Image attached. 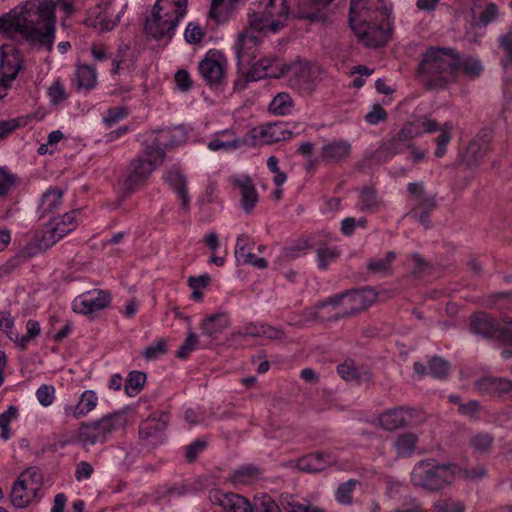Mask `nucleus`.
I'll list each match as a JSON object with an SVG mask.
<instances>
[{"mask_svg":"<svg viewBox=\"0 0 512 512\" xmlns=\"http://www.w3.org/2000/svg\"><path fill=\"white\" fill-rule=\"evenodd\" d=\"M52 0H27L0 16V32L10 39L39 43L52 50L56 30Z\"/></svg>","mask_w":512,"mask_h":512,"instance_id":"nucleus-1","label":"nucleus"},{"mask_svg":"<svg viewBox=\"0 0 512 512\" xmlns=\"http://www.w3.org/2000/svg\"><path fill=\"white\" fill-rule=\"evenodd\" d=\"M289 7L286 0H261L250 8L248 29L239 33L234 45L238 65L250 62L255 57L259 38L249 30L259 33H276L285 26Z\"/></svg>","mask_w":512,"mask_h":512,"instance_id":"nucleus-2","label":"nucleus"},{"mask_svg":"<svg viewBox=\"0 0 512 512\" xmlns=\"http://www.w3.org/2000/svg\"><path fill=\"white\" fill-rule=\"evenodd\" d=\"M349 24L368 47H380L389 40V14L381 0H351Z\"/></svg>","mask_w":512,"mask_h":512,"instance_id":"nucleus-3","label":"nucleus"},{"mask_svg":"<svg viewBox=\"0 0 512 512\" xmlns=\"http://www.w3.org/2000/svg\"><path fill=\"white\" fill-rule=\"evenodd\" d=\"M173 144L170 130L157 131L150 143L145 145L142 153L129 163L124 181L126 193L135 192L147 182L151 174L164 162L166 148Z\"/></svg>","mask_w":512,"mask_h":512,"instance_id":"nucleus-4","label":"nucleus"},{"mask_svg":"<svg viewBox=\"0 0 512 512\" xmlns=\"http://www.w3.org/2000/svg\"><path fill=\"white\" fill-rule=\"evenodd\" d=\"M458 52L454 48L429 47L422 53L416 74L427 89H443L456 81Z\"/></svg>","mask_w":512,"mask_h":512,"instance_id":"nucleus-5","label":"nucleus"},{"mask_svg":"<svg viewBox=\"0 0 512 512\" xmlns=\"http://www.w3.org/2000/svg\"><path fill=\"white\" fill-rule=\"evenodd\" d=\"M186 12L185 7L157 0L144 23L145 34L157 41H170Z\"/></svg>","mask_w":512,"mask_h":512,"instance_id":"nucleus-6","label":"nucleus"},{"mask_svg":"<svg viewBox=\"0 0 512 512\" xmlns=\"http://www.w3.org/2000/svg\"><path fill=\"white\" fill-rule=\"evenodd\" d=\"M457 464H441L434 458L419 461L411 473L413 485L435 492L452 484L457 471Z\"/></svg>","mask_w":512,"mask_h":512,"instance_id":"nucleus-7","label":"nucleus"},{"mask_svg":"<svg viewBox=\"0 0 512 512\" xmlns=\"http://www.w3.org/2000/svg\"><path fill=\"white\" fill-rule=\"evenodd\" d=\"M126 417L123 412H114L99 420L82 423L77 430V441L85 448L103 444L115 431L124 428Z\"/></svg>","mask_w":512,"mask_h":512,"instance_id":"nucleus-8","label":"nucleus"},{"mask_svg":"<svg viewBox=\"0 0 512 512\" xmlns=\"http://www.w3.org/2000/svg\"><path fill=\"white\" fill-rule=\"evenodd\" d=\"M322 69L317 64L296 61L284 64L283 76H288L291 88L302 94L312 93L321 81Z\"/></svg>","mask_w":512,"mask_h":512,"instance_id":"nucleus-9","label":"nucleus"},{"mask_svg":"<svg viewBox=\"0 0 512 512\" xmlns=\"http://www.w3.org/2000/svg\"><path fill=\"white\" fill-rule=\"evenodd\" d=\"M425 421L421 409L399 406L383 412L379 417L381 427L386 431H395L406 427H415Z\"/></svg>","mask_w":512,"mask_h":512,"instance_id":"nucleus-10","label":"nucleus"},{"mask_svg":"<svg viewBox=\"0 0 512 512\" xmlns=\"http://www.w3.org/2000/svg\"><path fill=\"white\" fill-rule=\"evenodd\" d=\"M416 137L417 131L407 122L394 136L380 145L375 151L374 157L379 162H385L395 155L403 153L406 149H410L413 146L412 140Z\"/></svg>","mask_w":512,"mask_h":512,"instance_id":"nucleus-11","label":"nucleus"},{"mask_svg":"<svg viewBox=\"0 0 512 512\" xmlns=\"http://www.w3.org/2000/svg\"><path fill=\"white\" fill-rule=\"evenodd\" d=\"M284 63H280L273 58H262L252 64L245 74L244 79L240 78L234 82L236 90H243L247 82L258 81L263 78H280L283 76Z\"/></svg>","mask_w":512,"mask_h":512,"instance_id":"nucleus-12","label":"nucleus"},{"mask_svg":"<svg viewBox=\"0 0 512 512\" xmlns=\"http://www.w3.org/2000/svg\"><path fill=\"white\" fill-rule=\"evenodd\" d=\"M507 328L486 312H477L470 317L471 332L487 339H496L503 343Z\"/></svg>","mask_w":512,"mask_h":512,"instance_id":"nucleus-13","label":"nucleus"},{"mask_svg":"<svg viewBox=\"0 0 512 512\" xmlns=\"http://www.w3.org/2000/svg\"><path fill=\"white\" fill-rule=\"evenodd\" d=\"M111 302V295L106 290L96 289L79 295L73 301V310L81 314H92L107 308Z\"/></svg>","mask_w":512,"mask_h":512,"instance_id":"nucleus-14","label":"nucleus"},{"mask_svg":"<svg viewBox=\"0 0 512 512\" xmlns=\"http://www.w3.org/2000/svg\"><path fill=\"white\" fill-rule=\"evenodd\" d=\"M226 59L219 52L210 51L199 64V71L208 85H218L225 77Z\"/></svg>","mask_w":512,"mask_h":512,"instance_id":"nucleus-15","label":"nucleus"},{"mask_svg":"<svg viewBox=\"0 0 512 512\" xmlns=\"http://www.w3.org/2000/svg\"><path fill=\"white\" fill-rule=\"evenodd\" d=\"M23 65L19 51L12 45H2L0 59V75L12 82L16 79Z\"/></svg>","mask_w":512,"mask_h":512,"instance_id":"nucleus-16","label":"nucleus"},{"mask_svg":"<svg viewBox=\"0 0 512 512\" xmlns=\"http://www.w3.org/2000/svg\"><path fill=\"white\" fill-rule=\"evenodd\" d=\"M345 293L347 308L353 316L371 306L378 297L377 292L370 287L346 290Z\"/></svg>","mask_w":512,"mask_h":512,"instance_id":"nucleus-17","label":"nucleus"},{"mask_svg":"<svg viewBox=\"0 0 512 512\" xmlns=\"http://www.w3.org/2000/svg\"><path fill=\"white\" fill-rule=\"evenodd\" d=\"M211 501L221 506L225 512H253L249 500L236 493L215 491L211 494Z\"/></svg>","mask_w":512,"mask_h":512,"instance_id":"nucleus-18","label":"nucleus"},{"mask_svg":"<svg viewBox=\"0 0 512 512\" xmlns=\"http://www.w3.org/2000/svg\"><path fill=\"white\" fill-rule=\"evenodd\" d=\"M475 389L481 395L502 397L512 390V381L503 377L486 376L475 382Z\"/></svg>","mask_w":512,"mask_h":512,"instance_id":"nucleus-19","label":"nucleus"},{"mask_svg":"<svg viewBox=\"0 0 512 512\" xmlns=\"http://www.w3.org/2000/svg\"><path fill=\"white\" fill-rule=\"evenodd\" d=\"M327 7L324 0H298L297 16L309 21L324 22L328 18Z\"/></svg>","mask_w":512,"mask_h":512,"instance_id":"nucleus-20","label":"nucleus"},{"mask_svg":"<svg viewBox=\"0 0 512 512\" xmlns=\"http://www.w3.org/2000/svg\"><path fill=\"white\" fill-rule=\"evenodd\" d=\"M234 186L239 188L241 194V205L246 213H251L256 206L259 196L252 179L249 176L234 177Z\"/></svg>","mask_w":512,"mask_h":512,"instance_id":"nucleus-21","label":"nucleus"},{"mask_svg":"<svg viewBox=\"0 0 512 512\" xmlns=\"http://www.w3.org/2000/svg\"><path fill=\"white\" fill-rule=\"evenodd\" d=\"M334 463L335 459L330 454L315 452L299 458L296 466L302 472L317 473Z\"/></svg>","mask_w":512,"mask_h":512,"instance_id":"nucleus-22","label":"nucleus"},{"mask_svg":"<svg viewBox=\"0 0 512 512\" xmlns=\"http://www.w3.org/2000/svg\"><path fill=\"white\" fill-rule=\"evenodd\" d=\"M230 326V317L227 313L221 312L208 316L201 325L202 335L216 340Z\"/></svg>","mask_w":512,"mask_h":512,"instance_id":"nucleus-23","label":"nucleus"},{"mask_svg":"<svg viewBox=\"0 0 512 512\" xmlns=\"http://www.w3.org/2000/svg\"><path fill=\"white\" fill-rule=\"evenodd\" d=\"M98 404V396L92 390L84 391L75 406L66 405L64 412L66 416L72 415L75 419L88 415L96 408Z\"/></svg>","mask_w":512,"mask_h":512,"instance_id":"nucleus-24","label":"nucleus"},{"mask_svg":"<svg viewBox=\"0 0 512 512\" xmlns=\"http://www.w3.org/2000/svg\"><path fill=\"white\" fill-rule=\"evenodd\" d=\"M351 144L346 140H336L322 146L321 157L328 163H339L349 157Z\"/></svg>","mask_w":512,"mask_h":512,"instance_id":"nucleus-25","label":"nucleus"},{"mask_svg":"<svg viewBox=\"0 0 512 512\" xmlns=\"http://www.w3.org/2000/svg\"><path fill=\"white\" fill-rule=\"evenodd\" d=\"M245 143L246 140L244 138L236 137L232 130L226 129L217 132L215 138L208 142L207 147L211 151H228L237 149Z\"/></svg>","mask_w":512,"mask_h":512,"instance_id":"nucleus-26","label":"nucleus"},{"mask_svg":"<svg viewBox=\"0 0 512 512\" xmlns=\"http://www.w3.org/2000/svg\"><path fill=\"white\" fill-rule=\"evenodd\" d=\"M164 179L177 193L181 200L182 208L185 210L188 209L190 199L188 196L187 180L185 176L178 169L173 168L165 174Z\"/></svg>","mask_w":512,"mask_h":512,"instance_id":"nucleus-27","label":"nucleus"},{"mask_svg":"<svg viewBox=\"0 0 512 512\" xmlns=\"http://www.w3.org/2000/svg\"><path fill=\"white\" fill-rule=\"evenodd\" d=\"M24 478V476H18L17 480L13 483L10 493L12 505L19 509L27 507L33 499L38 497L32 491H29Z\"/></svg>","mask_w":512,"mask_h":512,"instance_id":"nucleus-28","label":"nucleus"},{"mask_svg":"<svg viewBox=\"0 0 512 512\" xmlns=\"http://www.w3.org/2000/svg\"><path fill=\"white\" fill-rule=\"evenodd\" d=\"M168 415L161 413L144 420L139 426V435L142 439L155 437L166 429Z\"/></svg>","mask_w":512,"mask_h":512,"instance_id":"nucleus-29","label":"nucleus"},{"mask_svg":"<svg viewBox=\"0 0 512 512\" xmlns=\"http://www.w3.org/2000/svg\"><path fill=\"white\" fill-rule=\"evenodd\" d=\"M396 259V253L389 251L384 257L371 258L368 260L367 272L381 277L391 276L393 273L392 263Z\"/></svg>","mask_w":512,"mask_h":512,"instance_id":"nucleus-30","label":"nucleus"},{"mask_svg":"<svg viewBox=\"0 0 512 512\" xmlns=\"http://www.w3.org/2000/svg\"><path fill=\"white\" fill-rule=\"evenodd\" d=\"M97 74L95 69L89 65H79L76 68L75 75L72 79V86L76 90H90L95 87Z\"/></svg>","mask_w":512,"mask_h":512,"instance_id":"nucleus-31","label":"nucleus"},{"mask_svg":"<svg viewBox=\"0 0 512 512\" xmlns=\"http://www.w3.org/2000/svg\"><path fill=\"white\" fill-rule=\"evenodd\" d=\"M98 12H94L95 19L93 26L98 28L100 31H110L119 22V16L113 13V9L110 3H105L103 6L97 7Z\"/></svg>","mask_w":512,"mask_h":512,"instance_id":"nucleus-32","label":"nucleus"},{"mask_svg":"<svg viewBox=\"0 0 512 512\" xmlns=\"http://www.w3.org/2000/svg\"><path fill=\"white\" fill-rule=\"evenodd\" d=\"M62 197L63 191L57 187H50L44 192L38 206V211L41 216H45L57 210L62 203Z\"/></svg>","mask_w":512,"mask_h":512,"instance_id":"nucleus-33","label":"nucleus"},{"mask_svg":"<svg viewBox=\"0 0 512 512\" xmlns=\"http://www.w3.org/2000/svg\"><path fill=\"white\" fill-rule=\"evenodd\" d=\"M254 246V241L246 234H241L238 236L235 245V258L237 265H251L254 262L256 256L252 252V250L244 253V247Z\"/></svg>","mask_w":512,"mask_h":512,"instance_id":"nucleus-34","label":"nucleus"},{"mask_svg":"<svg viewBox=\"0 0 512 512\" xmlns=\"http://www.w3.org/2000/svg\"><path fill=\"white\" fill-rule=\"evenodd\" d=\"M60 236L56 234L54 228L49 226L46 230L41 232H37L33 237V245L30 243L29 245L32 247L30 251H44L53 246L58 240H60Z\"/></svg>","mask_w":512,"mask_h":512,"instance_id":"nucleus-35","label":"nucleus"},{"mask_svg":"<svg viewBox=\"0 0 512 512\" xmlns=\"http://www.w3.org/2000/svg\"><path fill=\"white\" fill-rule=\"evenodd\" d=\"M261 469L254 465H244L237 470H235L230 480L234 485H246L249 484L261 476Z\"/></svg>","mask_w":512,"mask_h":512,"instance_id":"nucleus-36","label":"nucleus"},{"mask_svg":"<svg viewBox=\"0 0 512 512\" xmlns=\"http://www.w3.org/2000/svg\"><path fill=\"white\" fill-rule=\"evenodd\" d=\"M294 108V101L287 92H280L274 96L269 104V111L278 116L288 115Z\"/></svg>","mask_w":512,"mask_h":512,"instance_id":"nucleus-37","label":"nucleus"},{"mask_svg":"<svg viewBox=\"0 0 512 512\" xmlns=\"http://www.w3.org/2000/svg\"><path fill=\"white\" fill-rule=\"evenodd\" d=\"M75 211L65 213L61 217L54 218L50 226L55 229L60 238L70 233L77 227Z\"/></svg>","mask_w":512,"mask_h":512,"instance_id":"nucleus-38","label":"nucleus"},{"mask_svg":"<svg viewBox=\"0 0 512 512\" xmlns=\"http://www.w3.org/2000/svg\"><path fill=\"white\" fill-rule=\"evenodd\" d=\"M292 135V132L284 129L281 124H270L261 131V136L269 144L290 139Z\"/></svg>","mask_w":512,"mask_h":512,"instance_id":"nucleus-39","label":"nucleus"},{"mask_svg":"<svg viewBox=\"0 0 512 512\" xmlns=\"http://www.w3.org/2000/svg\"><path fill=\"white\" fill-rule=\"evenodd\" d=\"M418 437L414 433L400 434L395 442L394 447L399 456H408L415 450Z\"/></svg>","mask_w":512,"mask_h":512,"instance_id":"nucleus-40","label":"nucleus"},{"mask_svg":"<svg viewBox=\"0 0 512 512\" xmlns=\"http://www.w3.org/2000/svg\"><path fill=\"white\" fill-rule=\"evenodd\" d=\"M483 70L482 64L478 59L467 57L462 59L458 53V61L456 65V77L459 71H462L468 77H477Z\"/></svg>","mask_w":512,"mask_h":512,"instance_id":"nucleus-41","label":"nucleus"},{"mask_svg":"<svg viewBox=\"0 0 512 512\" xmlns=\"http://www.w3.org/2000/svg\"><path fill=\"white\" fill-rule=\"evenodd\" d=\"M360 209L362 211H377L380 201L377 197L375 189L372 187H363L360 189Z\"/></svg>","mask_w":512,"mask_h":512,"instance_id":"nucleus-42","label":"nucleus"},{"mask_svg":"<svg viewBox=\"0 0 512 512\" xmlns=\"http://www.w3.org/2000/svg\"><path fill=\"white\" fill-rule=\"evenodd\" d=\"M457 475H461L463 479L476 482L487 477L488 470L485 465L477 464L461 467L458 465Z\"/></svg>","mask_w":512,"mask_h":512,"instance_id":"nucleus-43","label":"nucleus"},{"mask_svg":"<svg viewBox=\"0 0 512 512\" xmlns=\"http://www.w3.org/2000/svg\"><path fill=\"white\" fill-rule=\"evenodd\" d=\"M409 124L417 131V137L424 133H435L441 129L438 122L428 116L417 117L413 121H409Z\"/></svg>","mask_w":512,"mask_h":512,"instance_id":"nucleus-44","label":"nucleus"},{"mask_svg":"<svg viewBox=\"0 0 512 512\" xmlns=\"http://www.w3.org/2000/svg\"><path fill=\"white\" fill-rule=\"evenodd\" d=\"M19 476H24L25 484L28 486L29 491H32L38 496V492L43 485V475L36 467H29L23 471Z\"/></svg>","mask_w":512,"mask_h":512,"instance_id":"nucleus-45","label":"nucleus"},{"mask_svg":"<svg viewBox=\"0 0 512 512\" xmlns=\"http://www.w3.org/2000/svg\"><path fill=\"white\" fill-rule=\"evenodd\" d=\"M146 374L140 371H132L129 373L126 383H125V391L128 396L137 395L146 382Z\"/></svg>","mask_w":512,"mask_h":512,"instance_id":"nucleus-46","label":"nucleus"},{"mask_svg":"<svg viewBox=\"0 0 512 512\" xmlns=\"http://www.w3.org/2000/svg\"><path fill=\"white\" fill-rule=\"evenodd\" d=\"M318 267L326 270L330 263L335 262L340 256V250L337 247H319L316 250Z\"/></svg>","mask_w":512,"mask_h":512,"instance_id":"nucleus-47","label":"nucleus"},{"mask_svg":"<svg viewBox=\"0 0 512 512\" xmlns=\"http://www.w3.org/2000/svg\"><path fill=\"white\" fill-rule=\"evenodd\" d=\"M453 129V125L450 122H446L443 126H441L440 134L435 138L436 149L435 156L437 158H441L446 153V146L450 142L452 138L451 131Z\"/></svg>","mask_w":512,"mask_h":512,"instance_id":"nucleus-48","label":"nucleus"},{"mask_svg":"<svg viewBox=\"0 0 512 512\" xmlns=\"http://www.w3.org/2000/svg\"><path fill=\"white\" fill-rule=\"evenodd\" d=\"M429 374L436 379H445L450 370V364L440 356H434L428 363Z\"/></svg>","mask_w":512,"mask_h":512,"instance_id":"nucleus-49","label":"nucleus"},{"mask_svg":"<svg viewBox=\"0 0 512 512\" xmlns=\"http://www.w3.org/2000/svg\"><path fill=\"white\" fill-rule=\"evenodd\" d=\"M283 507L287 512H314L320 508L313 506L309 501H298L294 496H286L282 501Z\"/></svg>","mask_w":512,"mask_h":512,"instance_id":"nucleus-50","label":"nucleus"},{"mask_svg":"<svg viewBox=\"0 0 512 512\" xmlns=\"http://www.w3.org/2000/svg\"><path fill=\"white\" fill-rule=\"evenodd\" d=\"M357 480L350 479L342 484H340L336 490L335 498L337 502L342 505H349L353 502V492Z\"/></svg>","mask_w":512,"mask_h":512,"instance_id":"nucleus-51","label":"nucleus"},{"mask_svg":"<svg viewBox=\"0 0 512 512\" xmlns=\"http://www.w3.org/2000/svg\"><path fill=\"white\" fill-rule=\"evenodd\" d=\"M494 438L489 433L480 432L470 439V446L475 452L486 453L493 444Z\"/></svg>","mask_w":512,"mask_h":512,"instance_id":"nucleus-52","label":"nucleus"},{"mask_svg":"<svg viewBox=\"0 0 512 512\" xmlns=\"http://www.w3.org/2000/svg\"><path fill=\"white\" fill-rule=\"evenodd\" d=\"M473 16L475 18V24L486 26L490 22L494 21L498 17V7L494 3H489L486 8L479 13L476 18L477 11L475 8L472 9Z\"/></svg>","mask_w":512,"mask_h":512,"instance_id":"nucleus-53","label":"nucleus"},{"mask_svg":"<svg viewBox=\"0 0 512 512\" xmlns=\"http://www.w3.org/2000/svg\"><path fill=\"white\" fill-rule=\"evenodd\" d=\"M18 183V177L6 168L0 167V196H5L14 190Z\"/></svg>","mask_w":512,"mask_h":512,"instance_id":"nucleus-54","label":"nucleus"},{"mask_svg":"<svg viewBox=\"0 0 512 512\" xmlns=\"http://www.w3.org/2000/svg\"><path fill=\"white\" fill-rule=\"evenodd\" d=\"M129 114L127 107H112L107 110L105 115L103 116V122L107 127H112L120 120L126 118Z\"/></svg>","mask_w":512,"mask_h":512,"instance_id":"nucleus-55","label":"nucleus"},{"mask_svg":"<svg viewBox=\"0 0 512 512\" xmlns=\"http://www.w3.org/2000/svg\"><path fill=\"white\" fill-rule=\"evenodd\" d=\"M26 329L27 333L21 336L20 338L18 337V339L15 340L21 347V349H25L27 347L28 342L34 337L38 336L41 330L39 322L32 319L28 320L26 324Z\"/></svg>","mask_w":512,"mask_h":512,"instance_id":"nucleus-56","label":"nucleus"},{"mask_svg":"<svg viewBox=\"0 0 512 512\" xmlns=\"http://www.w3.org/2000/svg\"><path fill=\"white\" fill-rule=\"evenodd\" d=\"M253 512H282L279 505L268 495L255 502Z\"/></svg>","mask_w":512,"mask_h":512,"instance_id":"nucleus-57","label":"nucleus"},{"mask_svg":"<svg viewBox=\"0 0 512 512\" xmlns=\"http://www.w3.org/2000/svg\"><path fill=\"white\" fill-rule=\"evenodd\" d=\"M167 346L166 342L162 339L158 340L156 344L150 345L142 352L143 357L147 361L155 360L160 356L166 354Z\"/></svg>","mask_w":512,"mask_h":512,"instance_id":"nucleus-58","label":"nucleus"},{"mask_svg":"<svg viewBox=\"0 0 512 512\" xmlns=\"http://www.w3.org/2000/svg\"><path fill=\"white\" fill-rule=\"evenodd\" d=\"M36 397L42 406L47 407L54 401L55 388L52 385L43 384L37 389Z\"/></svg>","mask_w":512,"mask_h":512,"instance_id":"nucleus-59","label":"nucleus"},{"mask_svg":"<svg viewBox=\"0 0 512 512\" xmlns=\"http://www.w3.org/2000/svg\"><path fill=\"white\" fill-rule=\"evenodd\" d=\"M338 374L346 381L356 380L360 382L361 375L353 362H344L337 367Z\"/></svg>","mask_w":512,"mask_h":512,"instance_id":"nucleus-60","label":"nucleus"},{"mask_svg":"<svg viewBox=\"0 0 512 512\" xmlns=\"http://www.w3.org/2000/svg\"><path fill=\"white\" fill-rule=\"evenodd\" d=\"M48 95L53 104H59L67 99L68 95L65 91L64 84L57 80L48 89Z\"/></svg>","mask_w":512,"mask_h":512,"instance_id":"nucleus-61","label":"nucleus"},{"mask_svg":"<svg viewBox=\"0 0 512 512\" xmlns=\"http://www.w3.org/2000/svg\"><path fill=\"white\" fill-rule=\"evenodd\" d=\"M197 343L198 336L195 333L190 332L177 351L176 356L180 359H186L188 355L195 350Z\"/></svg>","mask_w":512,"mask_h":512,"instance_id":"nucleus-62","label":"nucleus"},{"mask_svg":"<svg viewBox=\"0 0 512 512\" xmlns=\"http://www.w3.org/2000/svg\"><path fill=\"white\" fill-rule=\"evenodd\" d=\"M262 329H263V323H249L242 328H240L237 332H234L232 334L233 338L236 337H262Z\"/></svg>","mask_w":512,"mask_h":512,"instance_id":"nucleus-63","label":"nucleus"},{"mask_svg":"<svg viewBox=\"0 0 512 512\" xmlns=\"http://www.w3.org/2000/svg\"><path fill=\"white\" fill-rule=\"evenodd\" d=\"M203 31L198 24L190 22L185 30V40L190 44H198L203 38Z\"/></svg>","mask_w":512,"mask_h":512,"instance_id":"nucleus-64","label":"nucleus"}]
</instances>
